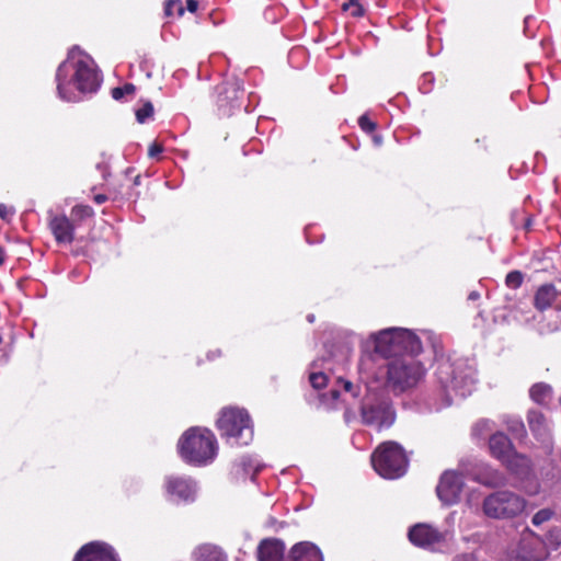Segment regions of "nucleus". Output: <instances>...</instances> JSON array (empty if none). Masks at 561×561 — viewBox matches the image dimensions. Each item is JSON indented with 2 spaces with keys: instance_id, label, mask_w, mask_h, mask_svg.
Returning <instances> with one entry per match:
<instances>
[{
  "instance_id": "f257e3e1",
  "label": "nucleus",
  "mask_w": 561,
  "mask_h": 561,
  "mask_svg": "<svg viewBox=\"0 0 561 561\" xmlns=\"http://www.w3.org/2000/svg\"><path fill=\"white\" fill-rule=\"evenodd\" d=\"M56 81L58 96L67 102H77L79 99L70 85H75L81 93H92L99 89L101 78L93 59L79 47H73L67 59L59 65Z\"/></svg>"
},
{
  "instance_id": "f03ea898",
  "label": "nucleus",
  "mask_w": 561,
  "mask_h": 561,
  "mask_svg": "<svg viewBox=\"0 0 561 561\" xmlns=\"http://www.w3.org/2000/svg\"><path fill=\"white\" fill-rule=\"evenodd\" d=\"M436 376L449 397L451 392L465 398L474 389L476 368L467 359H443L438 362Z\"/></svg>"
},
{
  "instance_id": "7ed1b4c3",
  "label": "nucleus",
  "mask_w": 561,
  "mask_h": 561,
  "mask_svg": "<svg viewBox=\"0 0 561 561\" xmlns=\"http://www.w3.org/2000/svg\"><path fill=\"white\" fill-rule=\"evenodd\" d=\"M178 450L185 462L203 466L215 459L217 440L209 430L191 427L179 439Z\"/></svg>"
},
{
  "instance_id": "20e7f679",
  "label": "nucleus",
  "mask_w": 561,
  "mask_h": 561,
  "mask_svg": "<svg viewBox=\"0 0 561 561\" xmlns=\"http://www.w3.org/2000/svg\"><path fill=\"white\" fill-rule=\"evenodd\" d=\"M369 342L373 343L375 353L382 357L402 353L417 355L422 352L420 339L412 331L402 328H389L373 333Z\"/></svg>"
},
{
  "instance_id": "39448f33",
  "label": "nucleus",
  "mask_w": 561,
  "mask_h": 561,
  "mask_svg": "<svg viewBox=\"0 0 561 561\" xmlns=\"http://www.w3.org/2000/svg\"><path fill=\"white\" fill-rule=\"evenodd\" d=\"M359 416L364 425L381 431L393 425L396 410L385 391L377 392L367 388L360 400Z\"/></svg>"
},
{
  "instance_id": "423d86ee",
  "label": "nucleus",
  "mask_w": 561,
  "mask_h": 561,
  "mask_svg": "<svg viewBox=\"0 0 561 561\" xmlns=\"http://www.w3.org/2000/svg\"><path fill=\"white\" fill-rule=\"evenodd\" d=\"M425 369L421 362L413 357H398L389 362L387 367L386 389L401 394L423 379Z\"/></svg>"
},
{
  "instance_id": "0eeeda50",
  "label": "nucleus",
  "mask_w": 561,
  "mask_h": 561,
  "mask_svg": "<svg viewBox=\"0 0 561 561\" xmlns=\"http://www.w3.org/2000/svg\"><path fill=\"white\" fill-rule=\"evenodd\" d=\"M217 427L221 436L227 437L231 444L248 445L253 439V425L247 410L240 408L222 409Z\"/></svg>"
},
{
  "instance_id": "6e6552de",
  "label": "nucleus",
  "mask_w": 561,
  "mask_h": 561,
  "mask_svg": "<svg viewBox=\"0 0 561 561\" xmlns=\"http://www.w3.org/2000/svg\"><path fill=\"white\" fill-rule=\"evenodd\" d=\"M371 463L379 476L386 479H397L405 473L408 459L400 445L387 442L374 451Z\"/></svg>"
},
{
  "instance_id": "1a4fd4ad",
  "label": "nucleus",
  "mask_w": 561,
  "mask_h": 561,
  "mask_svg": "<svg viewBox=\"0 0 561 561\" xmlns=\"http://www.w3.org/2000/svg\"><path fill=\"white\" fill-rule=\"evenodd\" d=\"M525 507L526 500L508 490L493 492L482 503L484 515L494 519L513 518L523 513Z\"/></svg>"
},
{
  "instance_id": "9d476101",
  "label": "nucleus",
  "mask_w": 561,
  "mask_h": 561,
  "mask_svg": "<svg viewBox=\"0 0 561 561\" xmlns=\"http://www.w3.org/2000/svg\"><path fill=\"white\" fill-rule=\"evenodd\" d=\"M460 469L462 474L485 486L496 488L504 485L506 482L501 472L483 461L462 460Z\"/></svg>"
},
{
  "instance_id": "9b49d317",
  "label": "nucleus",
  "mask_w": 561,
  "mask_h": 561,
  "mask_svg": "<svg viewBox=\"0 0 561 561\" xmlns=\"http://www.w3.org/2000/svg\"><path fill=\"white\" fill-rule=\"evenodd\" d=\"M461 476L463 474H458L455 471H446L442 474L436 492L444 504L453 505L459 500L463 488Z\"/></svg>"
},
{
  "instance_id": "f8f14e48",
  "label": "nucleus",
  "mask_w": 561,
  "mask_h": 561,
  "mask_svg": "<svg viewBox=\"0 0 561 561\" xmlns=\"http://www.w3.org/2000/svg\"><path fill=\"white\" fill-rule=\"evenodd\" d=\"M164 486L171 501L188 502L195 499L196 483L190 478L170 476Z\"/></svg>"
},
{
  "instance_id": "ddd939ff",
  "label": "nucleus",
  "mask_w": 561,
  "mask_h": 561,
  "mask_svg": "<svg viewBox=\"0 0 561 561\" xmlns=\"http://www.w3.org/2000/svg\"><path fill=\"white\" fill-rule=\"evenodd\" d=\"M72 561H119L114 548L102 541H92L82 546Z\"/></svg>"
},
{
  "instance_id": "4468645a",
  "label": "nucleus",
  "mask_w": 561,
  "mask_h": 561,
  "mask_svg": "<svg viewBox=\"0 0 561 561\" xmlns=\"http://www.w3.org/2000/svg\"><path fill=\"white\" fill-rule=\"evenodd\" d=\"M409 538L415 546L434 549V547L446 539V534L437 530L427 524H417L409 531Z\"/></svg>"
},
{
  "instance_id": "2eb2a0df",
  "label": "nucleus",
  "mask_w": 561,
  "mask_h": 561,
  "mask_svg": "<svg viewBox=\"0 0 561 561\" xmlns=\"http://www.w3.org/2000/svg\"><path fill=\"white\" fill-rule=\"evenodd\" d=\"M217 105L225 114L230 115L234 107H238L239 98L242 93L241 84L238 80L227 81L217 87Z\"/></svg>"
},
{
  "instance_id": "dca6fc26",
  "label": "nucleus",
  "mask_w": 561,
  "mask_h": 561,
  "mask_svg": "<svg viewBox=\"0 0 561 561\" xmlns=\"http://www.w3.org/2000/svg\"><path fill=\"white\" fill-rule=\"evenodd\" d=\"M48 227L59 244H70L75 240V224L66 215H51Z\"/></svg>"
},
{
  "instance_id": "f3484780",
  "label": "nucleus",
  "mask_w": 561,
  "mask_h": 561,
  "mask_svg": "<svg viewBox=\"0 0 561 561\" xmlns=\"http://www.w3.org/2000/svg\"><path fill=\"white\" fill-rule=\"evenodd\" d=\"M337 382L343 389L342 392L339 389H331L328 393H322L320 396V401L327 409H335L336 401L341 396H343L342 400L346 401L348 398L356 399L362 394V389L358 385H354L350 380L342 378H339Z\"/></svg>"
},
{
  "instance_id": "a211bd4d",
  "label": "nucleus",
  "mask_w": 561,
  "mask_h": 561,
  "mask_svg": "<svg viewBox=\"0 0 561 561\" xmlns=\"http://www.w3.org/2000/svg\"><path fill=\"white\" fill-rule=\"evenodd\" d=\"M285 543L280 539L267 538L257 547L259 561H284Z\"/></svg>"
},
{
  "instance_id": "6ab92c4d",
  "label": "nucleus",
  "mask_w": 561,
  "mask_h": 561,
  "mask_svg": "<svg viewBox=\"0 0 561 561\" xmlns=\"http://www.w3.org/2000/svg\"><path fill=\"white\" fill-rule=\"evenodd\" d=\"M287 561H323V557L314 543L301 541L291 547Z\"/></svg>"
},
{
  "instance_id": "aec40b11",
  "label": "nucleus",
  "mask_w": 561,
  "mask_h": 561,
  "mask_svg": "<svg viewBox=\"0 0 561 561\" xmlns=\"http://www.w3.org/2000/svg\"><path fill=\"white\" fill-rule=\"evenodd\" d=\"M527 421L531 433L542 443L550 440V422L539 410H529Z\"/></svg>"
},
{
  "instance_id": "412c9836",
  "label": "nucleus",
  "mask_w": 561,
  "mask_h": 561,
  "mask_svg": "<svg viewBox=\"0 0 561 561\" xmlns=\"http://www.w3.org/2000/svg\"><path fill=\"white\" fill-rule=\"evenodd\" d=\"M502 463L512 473L520 478L527 477L531 469L530 460L526 456L516 453L514 449L502 461Z\"/></svg>"
},
{
  "instance_id": "4be33fe9",
  "label": "nucleus",
  "mask_w": 561,
  "mask_h": 561,
  "mask_svg": "<svg viewBox=\"0 0 561 561\" xmlns=\"http://www.w3.org/2000/svg\"><path fill=\"white\" fill-rule=\"evenodd\" d=\"M489 449L491 455L502 462L514 448L508 437L497 432L490 437Z\"/></svg>"
},
{
  "instance_id": "5701e85b",
  "label": "nucleus",
  "mask_w": 561,
  "mask_h": 561,
  "mask_svg": "<svg viewBox=\"0 0 561 561\" xmlns=\"http://www.w3.org/2000/svg\"><path fill=\"white\" fill-rule=\"evenodd\" d=\"M557 297V289L551 284L540 286L535 295V306L539 310L549 308Z\"/></svg>"
},
{
  "instance_id": "b1692460",
  "label": "nucleus",
  "mask_w": 561,
  "mask_h": 561,
  "mask_svg": "<svg viewBox=\"0 0 561 561\" xmlns=\"http://www.w3.org/2000/svg\"><path fill=\"white\" fill-rule=\"evenodd\" d=\"M194 554L197 561H227L226 554L213 545L199 546Z\"/></svg>"
},
{
  "instance_id": "393cba45",
  "label": "nucleus",
  "mask_w": 561,
  "mask_h": 561,
  "mask_svg": "<svg viewBox=\"0 0 561 561\" xmlns=\"http://www.w3.org/2000/svg\"><path fill=\"white\" fill-rule=\"evenodd\" d=\"M529 394L535 402L546 404L552 397V389L549 385L540 382L530 388Z\"/></svg>"
},
{
  "instance_id": "a878e982",
  "label": "nucleus",
  "mask_w": 561,
  "mask_h": 561,
  "mask_svg": "<svg viewBox=\"0 0 561 561\" xmlns=\"http://www.w3.org/2000/svg\"><path fill=\"white\" fill-rule=\"evenodd\" d=\"M507 430L516 437L523 438L526 436V428L523 421L519 417L507 416L505 420Z\"/></svg>"
},
{
  "instance_id": "bb28decb",
  "label": "nucleus",
  "mask_w": 561,
  "mask_h": 561,
  "mask_svg": "<svg viewBox=\"0 0 561 561\" xmlns=\"http://www.w3.org/2000/svg\"><path fill=\"white\" fill-rule=\"evenodd\" d=\"M94 215L93 209L88 205H76L71 209V221L75 224L77 221H82L85 218H90Z\"/></svg>"
},
{
  "instance_id": "cd10ccee",
  "label": "nucleus",
  "mask_w": 561,
  "mask_h": 561,
  "mask_svg": "<svg viewBox=\"0 0 561 561\" xmlns=\"http://www.w3.org/2000/svg\"><path fill=\"white\" fill-rule=\"evenodd\" d=\"M136 92V87L133 83H126L123 87H116L112 89V98L116 101L123 100L125 95H134Z\"/></svg>"
},
{
  "instance_id": "c85d7f7f",
  "label": "nucleus",
  "mask_w": 561,
  "mask_h": 561,
  "mask_svg": "<svg viewBox=\"0 0 561 561\" xmlns=\"http://www.w3.org/2000/svg\"><path fill=\"white\" fill-rule=\"evenodd\" d=\"M237 467L241 468L244 474H248L250 472H257L260 470V466L257 463H254L253 459L248 456H243L240 458V460L236 463Z\"/></svg>"
},
{
  "instance_id": "c756f323",
  "label": "nucleus",
  "mask_w": 561,
  "mask_h": 561,
  "mask_svg": "<svg viewBox=\"0 0 561 561\" xmlns=\"http://www.w3.org/2000/svg\"><path fill=\"white\" fill-rule=\"evenodd\" d=\"M554 515V512L551 508H542L539 510L531 518V523L535 526H540L543 523L550 520Z\"/></svg>"
},
{
  "instance_id": "7c9ffc66",
  "label": "nucleus",
  "mask_w": 561,
  "mask_h": 561,
  "mask_svg": "<svg viewBox=\"0 0 561 561\" xmlns=\"http://www.w3.org/2000/svg\"><path fill=\"white\" fill-rule=\"evenodd\" d=\"M342 9L344 11H350L351 15L355 18L364 14V9L358 0H350L348 2L343 3Z\"/></svg>"
},
{
  "instance_id": "2f4dec72",
  "label": "nucleus",
  "mask_w": 561,
  "mask_h": 561,
  "mask_svg": "<svg viewBox=\"0 0 561 561\" xmlns=\"http://www.w3.org/2000/svg\"><path fill=\"white\" fill-rule=\"evenodd\" d=\"M153 114V106L151 102H146L142 107L136 111V118L138 123L142 124L147 121V118L151 117Z\"/></svg>"
},
{
  "instance_id": "473e14b6",
  "label": "nucleus",
  "mask_w": 561,
  "mask_h": 561,
  "mask_svg": "<svg viewBox=\"0 0 561 561\" xmlns=\"http://www.w3.org/2000/svg\"><path fill=\"white\" fill-rule=\"evenodd\" d=\"M505 283L510 288H518L523 283V274L518 271H512L506 275Z\"/></svg>"
},
{
  "instance_id": "72a5a7b5",
  "label": "nucleus",
  "mask_w": 561,
  "mask_h": 561,
  "mask_svg": "<svg viewBox=\"0 0 561 561\" xmlns=\"http://www.w3.org/2000/svg\"><path fill=\"white\" fill-rule=\"evenodd\" d=\"M310 383L314 389H321L327 385L328 377L323 373H311L309 376Z\"/></svg>"
},
{
  "instance_id": "f704fd0d",
  "label": "nucleus",
  "mask_w": 561,
  "mask_h": 561,
  "mask_svg": "<svg viewBox=\"0 0 561 561\" xmlns=\"http://www.w3.org/2000/svg\"><path fill=\"white\" fill-rule=\"evenodd\" d=\"M493 422L490 420H480L473 426V434L481 436L484 432L491 431Z\"/></svg>"
},
{
  "instance_id": "c9c22d12",
  "label": "nucleus",
  "mask_w": 561,
  "mask_h": 561,
  "mask_svg": "<svg viewBox=\"0 0 561 561\" xmlns=\"http://www.w3.org/2000/svg\"><path fill=\"white\" fill-rule=\"evenodd\" d=\"M360 128L367 133H371L376 129V124L371 122L366 115H363L358 119Z\"/></svg>"
},
{
  "instance_id": "e433bc0d",
  "label": "nucleus",
  "mask_w": 561,
  "mask_h": 561,
  "mask_svg": "<svg viewBox=\"0 0 561 561\" xmlns=\"http://www.w3.org/2000/svg\"><path fill=\"white\" fill-rule=\"evenodd\" d=\"M523 539H522V547H520V551H524V541L526 540H535L536 543L540 545V538L529 528H526L524 531H523Z\"/></svg>"
},
{
  "instance_id": "4c0bfd02",
  "label": "nucleus",
  "mask_w": 561,
  "mask_h": 561,
  "mask_svg": "<svg viewBox=\"0 0 561 561\" xmlns=\"http://www.w3.org/2000/svg\"><path fill=\"white\" fill-rule=\"evenodd\" d=\"M15 209L12 206L0 204V218L9 221L14 215Z\"/></svg>"
},
{
  "instance_id": "58836bf2",
  "label": "nucleus",
  "mask_w": 561,
  "mask_h": 561,
  "mask_svg": "<svg viewBox=\"0 0 561 561\" xmlns=\"http://www.w3.org/2000/svg\"><path fill=\"white\" fill-rule=\"evenodd\" d=\"M173 7H178L180 15H182L184 13V9L182 8L180 0H169V1H167L165 8H164V12L167 15L172 14Z\"/></svg>"
},
{
  "instance_id": "ea45409f",
  "label": "nucleus",
  "mask_w": 561,
  "mask_h": 561,
  "mask_svg": "<svg viewBox=\"0 0 561 561\" xmlns=\"http://www.w3.org/2000/svg\"><path fill=\"white\" fill-rule=\"evenodd\" d=\"M163 151V147L162 145L158 144V142H153L150 147H149V150H148V156L150 158H158L160 153H162Z\"/></svg>"
},
{
  "instance_id": "a19ab883",
  "label": "nucleus",
  "mask_w": 561,
  "mask_h": 561,
  "mask_svg": "<svg viewBox=\"0 0 561 561\" xmlns=\"http://www.w3.org/2000/svg\"><path fill=\"white\" fill-rule=\"evenodd\" d=\"M453 561H478L474 553H461L457 554Z\"/></svg>"
},
{
  "instance_id": "79ce46f5",
  "label": "nucleus",
  "mask_w": 561,
  "mask_h": 561,
  "mask_svg": "<svg viewBox=\"0 0 561 561\" xmlns=\"http://www.w3.org/2000/svg\"><path fill=\"white\" fill-rule=\"evenodd\" d=\"M344 419L347 423H351L352 421L356 420L357 419L356 411H354L350 408H346L345 413H344Z\"/></svg>"
},
{
  "instance_id": "37998d69",
  "label": "nucleus",
  "mask_w": 561,
  "mask_h": 561,
  "mask_svg": "<svg viewBox=\"0 0 561 561\" xmlns=\"http://www.w3.org/2000/svg\"><path fill=\"white\" fill-rule=\"evenodd\" d=\"M186 2H187V10L192 13L196 12L197 2L195 0H186Z\"/></svg>"
},
{
  "instance_id": "c03bdc74",
  "label": "nucleus",
  "mask_w": 561,
  "mask_h": 561,
  "mask_svg": "<svg viewBox=\"0 0 561 561\" xmlns=\"http://www.w3.org/2000/svg\"><path fill=\"white\" fill-rule=\"evenodd\" d=\"M106 199H107V197L105 195H102V194H99V195L94 196V201L98 204H103Z\"/></svg>"
},
{
  "instance_id": "a18cd8bd",
  "label": "nucleus",
  "mask_w": 561,
  "mask_h": 561,
  "mask_svg": "<svg viewBox=\"0 0 561 561\" xmlns=\"http://www.w3.org/2000/svg\"><path fill=\"white\" fill-rule=\"evenodd\" d=\"M479 298H480V293H478L476 290L471 291L468 296V299L472 300V301L478 300Z\"/></svg>"
},
{
  "instance_id": "49530a36",
  "label": "nucleus",
  "mask_w": 561,
  "mask_h": 561,
  "mask_svg": "<svg viewBox=\"0 0 561 561\" xmlns=\"http://www.w3.org/2000/svg\"><path fill=\"white\" fill-rule=\"evenodd\" d=\"M4 261V252L3 250L0 248V265L3 263Z\"/></svg>"
},
{
  "instance_id": "de8ad7c7",
  "label": "nucleus",
  "mask_w": 561,
  "mask_h": 561,
  "mask_svg": "<svg viewBox=\"0 0 561 561\" xmlns=\"http://www.w3.org/2000/svg\"><path fill=\"white\" fill-rule=\"evenodd\" d=\"M308 320H309L310 322H313V320H314V316H312V314H311V316H308Z\"/></svg>"
},
{
  "instance_id": "09e8293b",
  "label": "nucleus",
  "mask_w": 561,
  "mask_h": 561,
  "mask_svg": "<svg viewBox=\"0 0 561 561\" xmlns=\"http://www.w3.org/2000/svg\"><path fill=\"white\" fill-rule=\"evenodd\" d=\"M138 180H139V176H136V179H135L136 184L138 183Z\"/></svg>"
}]
</instances>
